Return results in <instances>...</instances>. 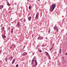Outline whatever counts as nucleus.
I'll list each match as a JSON object with an SVG mask.
<instances>
[{
    "mask_svg": "<svg viewBox=\"0 0 67 67\" xmlns=\"http://www.w3.org/2000/svg\"><path fill=\"white\" fill-rule=\"evenodd\" d=\"M56 6V4L55 3L52 4L51 5V6L50 7V12H52V11H53Z\"/></svg>",
    "mask_w": 67,
    "mask_h": 67,
    "instance_id": "nucleus-1",
    "label": "nucleus"
},
{
    "mask_svg": "<svg viewBox=\"0 0 67 67\" xmlns=\"http://www.w3.org/2000/svg\"><path fill=\"white\" fill-rule=\"evenodd\" d=\"M39 18V13L38 12H37L36 15L35 19L36 20H37Z\"/></svg>",
    "mask_w": 67,
    "mask_h": 67,
    "instance_id": "nucleus-2",
    "label": "nucleus"
},
{
    "mask_svg": "<svg viewBox=\"0 0 67 67\" xmlns=\"http://www.w3.org/2000/svg\"><path fill=\"white\" fill-rule=\"evenodd\" d=\"M26 55H27V53L26 52H24L23 53V56H26Z\"/></svg>",
    "mask_w": 67,
    "mask_h": 67,
    "instance_id": "nucleus-3",
    "label": "nucleus"
},
{
    "mask_svg": "<svg viewBox=\"0 0 67 67\" xmlns=\"http://www.w3.org/2000/svg\"><path fill=\"white\" fill-rule=\"evenodd\" d=\"M65 63H66V60H63L62 62V64H65Z\"/></svg>",
    "mask_w": 67,
    "mask_h": 67,
    "instance_id": "nucleus-4",
    "label": "nucleus"
},
{
    "mask_svg": "<svg viewBox=\"0 0 67 67\" xmlns=\"http://www.w3.org/2000/svg\"><path fill=\"white\" fill-rule=\"evenodd\" d=\"M13 59V58L12 57H10L9 58V59L10 60V61H11Z\"/></svg>",
    "mask_w": 67,
    "mask_h": 67,
    "instance_id": "nucleus-5",
    "label": "nucleus"
},
{
    "mask_svg": "<svg viewBox=\"0 0 67 67\" xmlns=\"http://www.w3.org/2000/svg\"><path fill=\"white\" fill-rule=\"evenodd\" d=\"M4 7V6H3V5H0V9H2V8H3Z\"/></svg>",
    "mask_w": 67,
    "mask_h": 67,
    "instance_id": "nucleus-6",
    "label": "nucleus"
},
{
    "mask_svg": "<svg viewBox=\"0 0 67 67\" xmlns=\"http://www.w3.org/2000/svg\"><path fill=\"white\" fill-rule=\"evenodd\" d=\"M34 61L35 62V65L37 66V62L36 61V60H34Z\"/></svg>",
    "mask_w": 67,
    "mask_h": 67,
    "instance_id": "nucleus-7",
    "label": "nucleus"
},
{
    "mask_svg": "<svg viewBox=\"0 0 67 67\" xmlns=\"http://www.w3.org/2000/svg\"><path fill=\"white\" fill-rule=\"evenodd\" d=\"M31 19H32V17H31V16H29L28 18L29 21H31Z\"/></svg>",
    "mask_w": 67,
    "mask_h": 67,
    "instance_id": "nucleus-8",
    "label": "nucleus"
},
{
    "mask_svg": "<svg viewBox=\"0 0 67 67\" xmlns=\"http://www.w3.org/2000/svg\"><path fill=\"white\" fill-rule=\"evenodd\" d=\"M14 62H15V59H14L12 61V64H14Z\"/></svg>",
    "mask_w": 67,
    "mask_h": 67,
    "instance_id": "nucleus-9",
    "label": "nucleus"
},
{
    "mask_svg": "<svg viewBox=\"0 0 67 67\" xmlns=\"http://www.w3.org/2000/svg\"><path fill=\"white\" fill-rule=\"evenodd\" d=\"M20 26V23H19V22H18L17 23V26Z\"/></svg>",
    "mask_w": 67,
    "mask_h": 67,
    "instance_id": "nucleus-10",
    "label": "nucleus"
},
{
    "mask_svg": "<svg viewBox=\"0 0 67 67\" xmlns=\"http://www.w3.org/2000/svg\"><path fill=\"white\" fill-rule=\"evenodd\" d=\"M54 29L55 30H57L58 29V28H57V27H54Z\"/></svg>",
    "mask_w": 67,
    "mask_h": 67,
    "instance_id": "nucleus-11",
    "label": "nucleus"
},
{
    "mask_svg": "<svg viewBox=\"0 0 67 67\" xmlns=\"http://www.w3.org/2000/svg\"><path fill=\"white\" fill-rule=\"evenodd\" d=\"M7 5H8V6H10V4H9V2L8 1H7Z\"/></svg>",
    "mask_w": 67,
    "mask_h": 67,
    "instance_id": "nucleus-12",
    "label": "nucleus"
},
{
    "mask_svg": "<svg viewBox=\"0 0 67 67\" xmlns=\"http://www.w3.org/2000/svg\"><path fill=\"white\" fill-rule=\"evenodd\" d=\"M2 37L3 38H6V36L3 35H2Z\"/></svg>",
    "mask_w": 67,
    "mask_h": 67,
    "instance_id": "nucleus-13",
    "label": "nucleus"
},
{
    "mask_svg": "<svg viewBox=\"0 0 67 67\" xmlns=\"http://www.w3.org/2000/svg\"><path fill=\"white\" fill-rule=\"evenodd\" d=\"M13 32V28H12L11 29V33H12Z\"/></svg>",
    "mask_w": 67,
    "mask_h": 67,
    "instance_id": "nucleus-14",
    "label": "nucleus"
},
{
    "mask_svg": "<svg viewBox=\"0 0 67 67\" xmlns=\"http://www.w3.org/2000/svg\"><path fill=\"white\" fill-rule=\"evenodd\" d=\"M34 60H33V59H32V60L31 62V63H31V65H33V61H34Z\"/></svg>",
    "mask_w": 67,
    "mask_h": 67,
    "instance_id": "nucleus-15",
    "label": "nucleus"
},
{
    "mask_svg": "<svg viewBox=\"0 0 67 67\" xmlns=\"http://www.w3.org/2000/svg\"><path fill=\"white\" fill-rule=\"evenodd\" d=\"M60 51H59V53L61 54V53H62V49H60Z\"/></svg>",
    "mask_w": 67,
    "mask_h": 67,
    "instance_id": "nucleus-16",
    "label": "nucleus"
},
{
    "mask_svg": "<svg viewBox=\"0 0 67 67\" xmlns=\"http://www.w3.org/2000/svg\"><path fill=\"white\" fill-rule=\"evenodd\" d=\"M38 52H39L40 53H41L42 52V50H38Z\"/></svg>",
    "mask_w": 67,
    "mask_h": 67,
    "instance_id": "nucleus-17",
    "label": "nucleus"
},
{
    "mask_svg": "<svg viewBox=\"0 0 67 67\" xmlns=\"http://www.w3.org/2000/svg\"><path fill=\"white\" fill-rule=\"evenodd\" d=\"M45 53L46 54H47L48 55L49 54H48V52H45Z\"/></svg>",
    "mask_w": 67,
    "mask_h": 67,
    "instance_id": "nucleus-18",
    "label": "nucleus"
},
{
    "mask_svg": "<svg viewBox=\"0 0 67 67\" xmlns=\"http://www.w3.org/2000/svg\"><path fill=\"white\" fill-rule=\"evenodd\" d=\"M0 63H1V65H2V63H3V62H2V61L1 60H0Z\"/></svg>",
    "mask_w": 67,
    "mask_h": 67,
    "instance_id": "nucleus-19",
    "label": "nucleus"
},
{
    "mask_svg": "<svg viewBox=\"0 0 67 67\" xmlns=\"http://www.w3.org/2000/svg\"><path fill=\"white\" fill-rule=\"evenodd\" d=\"M36 57L35 56L33 58V59H36Z\"/></svg>",
    "mask_w": 67,
    "mask_h": 67,
    "instance_id": "nucleus-20",
    "label": "nucleus"
},
{
    "mask_svg": "<svg viewBox=\"0 0 67 67\" xmlns=\"http://www.w3.org/2000/svg\"><path fill=\"white\" fill-rule=\"evenodd\" d=\"M50 29H49L48 30V33H50Z\"/></svg>",
    "mask_w": 67,
    "mask_h": 67,
    "instance_id": "nucleus-21",
    "label": "nucleus"
},
{
    "mask_svg": "<svg viewBox=\"0 0 67 67\" xmlns=\"http://www.w3.org/2000/svg\"><path fill=\"white\" fill-rule=\"evenodd\" d=\"M52 49H53V47H52L51 48H50V50H49L50 51H51V50H52Z\"/></svg>",
    "mask_w": 67,
    "mask_h": 67,
    "instance_id": "nucleus-22",
    "label": "nucleus"
},
{
    "mask_svg": "<svg viewBox=\"0 0 67 67\" xmlns=\"http://www.w3.org/2000/svg\"><path fill=\"white\" fill-rule=\"evenodd\" d=\"M56 30H57V32H59V31H58V29Z\"/></svg>",
    "mask_w": 67,
    "mask_h": 67,
    "instance_id": "nucleus-23",
    "label": "nucleus"
},
{
    "mask_svg": "<svg viewBox=\"0 0 67 67\" xmlns=\"http://www.w3.org/2000/svg\"><path fill=\"white\" fill-rule=\"evenodd\" d=\"M19 66V65L18 64H17L16 66V67H18Z\"/></svg>",
    "mask_w": 67,
    "mask_h": 67,
    "instance_id": "nucleus-24",
    "label": "nucleus"
},
{
    "mask_svg": "<svg viewBox=\"0 0 67 67\" xmlns=\"http://www.w3.org/2000/svg\"><path fill=\"white\" fill-rule=\"evenodd\" d=\"M29 10H31V6H29Z\"/></svg>",
    "mask_w": 67,
    "mask_h": 67,
    "instance_id": "nucleus-25",
    "label": "nucleus"
},
{
    "mask_svg": "<svg viewBox=\"0 0 67 67\" xmlns=\"http://www.w3.org/2000/svg\"><path fill=\"white\" fill-rule=\"evenodd\" d=\"M49 59H51V57H50V56H49Z\"/></svg>",
    "mask_w": 67,
    "mask_h": 67,
    "instance_id": "nucleus-26",
    "label": "nucleus"
},
{
    "mask_svg": "<svg viewBox=\"0 0 67 67\" xmlns=\"http://www.w3.org/2000/svg\"><path fill=\"white\" fill-rule=\"evenodd\" d=\"M25 46H24L23 48L24 49V48H25Z\"/></svg>",
    "mask_w": 67,
    "mask_h": 67,
    "instance_id": "nucleus-27",
    "label": "nucleus"
},
{
    "mask_svg": "<svg viewBox=\"0 0 67 67\" xmlns=\"http://www.w3.org/2000/svg\"><path fill=\"white\" fill-rule=\"evenodd\" d=\"M37 39V40H39V39H40V37H38Z\"/></svg>",
    "mask_w": 67,
    "mask_h": 67,
    "instance_id": "nucleus-28",
    "label": "nucleus"
},
{
    "mask_svg": "<svg viewBox=\"0 0 67 67\" xmlns=\"http://www.w3.org/2000/svg\"><path fill=\"white\" fill-rule=\"evenodd\" d=\"M5 61H7V58H5Z\"/></svg>",
    "mask_w": 67,
    "mask_h": 67,
    "instance_id": "nucleus-29",
    "label": "nucleus"
},
{
    "mask_svg": "<svg viewBox=\"0 0 67 67\" xmlns=\"http://www.w3.org/2000/svg\"><path fill=\"white\" fill-rule=\"evenodd\" d=\"M41 46L42 47H44L45 46H44V45H43V46Z\"/></svg>",
    "mask_w": 67,
    "mask_h": 67,
    "instance_id": "nucleus-30",
    "label": "nucleus"
},
{
    "mask_svg": "<svg viewBox=\"0 0 67 67\" xmlns=\"http://www.w3.org/2000/svg\"><path fill=\"white\" fill-rule=\"evenodd\" d=\"M23 20L22 18L21 19H20V21H21V20Z\"/></svg>",
    "mask_w": 67,
    "mask_h": 67,
    "instance_id": "nucleus-31",
    "label": "nucleus"
},
{
    "mask_svg": "<svg viewBox=\"0 0 67 67\" xmlns=\"http://www.w3.org/2000/svg\"><path fill=\"white\" fill-rule=\"evenodd\" d=\"M2 25H3L2 24L1 25V27H2Z\"/></svg>",
    "mask_w": 67,
    "mask_h": 67,
    "instance_id": "nucleus-32",
    "label": "nucleus"
},
{
    "mask_svg": "<svg viewBox=\"0 0 67 67\" xmlns=\"http://www.w3.org/2000/svg\"><path fill=\"white\" fill-rule=\"evenodd\" d=\"M46 40H47L48 39V38H47V37H46Z\"/></svg>",
    "mask_w": 67,
    "mask_h": 67,
    "instance_id": "nucleus-33",
    "label": "nucleus"
},
{
    "mask_svg": "<svg viewBox=\"0 0 67 67\" xmlns=\"http://www.w3.org/2000/svg\"><path fill=\"white\" fill-rule=\"evenodd\" d=\"M3 27V29H4V27L3 26V27Z\"/></svg>",
    "mask_w": 67,
    "mask_h": 67,
    "instance_id": "nucleus-34",
    "label": "nucleus"
},
{
    "mask_svg": "<svg viewBox=\"0 0 67 67\" xmlns=\"http://www.w3.org/2000/svg\"><path fill=\"white\" fill-rule=\"evenodd\" d=\"M32 55H34V53H33L32 54Z\"/></svg>",
    "mask_w": 67,
    "mask_h": 67,
    "instance_id": "nucleus-35",
    "label": "nucleus"
},
{
    "mask_svg": "<svg viewBox=\"0 0 67 67\" xmlns=\"http://www.w3.org/2000/svg\"><path fill=\"white\" fill-rule=\"evenodd\" d=\"M1 51L0 50V55L1 54Z\"/></svg>",
    "mask_w": 67,
    "mask_h": 67,
    "instance_id": "nucleus-36",
    "label": "nucleus"
},
{
    "mask_svg": "<svg viewBox=\"0 0 67 67\" xmlns=\"http://www.w3.org/2000/svg\"><path fill=\"white\" fill-rule=\"evenodd\" d=\"M43 37H41V40H43Z\"/></svg>",
    "mask_w": 67,
    "mask_h": 67,
    "instance_id": "nucleus-37",
    "label": "nucleus"
},
{
    "mask_svg": "<svg viewBox=\"0 0 67 67\" xmlns=\"http://www.w3.org/2000/svg\"><path fill=\"white\" fill-rule=\"evenodd\" d=\"M2 31H4V29H2Z\"/></svg>",
    "mask_w": 67,
    "mask_h": 67,
    "instance_id": "nucleus-38",
    "label": "nucleus"
},
{
    "mask_svg": "<svg viewBox=\"0 0 67 67\" xmlns=\"http://www.w3.org/2000/svg\"><path fill=\"white\" fill-rule=\"evenodd\" d=\"M65 55H66V56H67V53H65Z\"/></svg>",
    "mask_w": 67,
    "mask_h": 67,
    "instance_id": "nucleus-39",
    "label": "nucleus"
},
{
    "mask_svg": "<svg viewBox=\"0 0 67 67\" xmlns=\"http://www.w3.org/2000/svg\"><path fill=\"white\" fill-rule=\"evenodd\" d=\"M4 32H5V33H6V32H5V30H4Z\"/></svg>",
    "mask_w": 67,
    "mask_h": 67,
    "instance_id": "nucleus-40",
    "label": "nucleus"
},
{
    "mask_svg": "<svg viewBox=\"0 0 67 67\" xmlns=\"http://www.w3.org/2000/svg\"><path fill=\"white\" fill-rule=\"evenodd\" d=\"M63 59H64V58H65L64 57H63Z\"/></svg>",
    "mask_w": 67,
    "mask_h": 67,
    "instance_id": "nucleus-41",
    "label": "nucleus"
},
{
    "mask_svg": "<svg viewBox=\"0 0 67 67\" xmlns=\"http://www.w3.org/2000/svg\"><path fill=\"white\" fill-rule=\"evenodd\" d=\"M34 67H36V65H34Z\"/></svg>",
    "mask_w": 67,
    "mask_h": 67,
    "instance_id": "nucleus-42",
    "label": "nucleus"
},
{
    "mask_svg": "<svg viewBox=\"0 0 67 67\" xmlns=\"http://www.w3.org/2000/svg\"><path fill=\"white\" fill-rule=\"evenodd\" d=\"M5 33H6V32H5L4 33V35H5Z\"/></svg>",
    "mask_w": 67,
    "mask_h": 67,
    "instance_id": "nucleus-43",
    "label": "nucleus"
},
{
    "mask_svg": "<svg viewBox=\"0 0 67 67\" xmlns=\"http://www.w3.org/2000/svg\"><path fill=\"white\" fill-rule=\"evenodd\" d=\"M13 46H14V47H15V46L14 45H13Z\"/></svg>",
    "mask_w": 67,
    "mask_h": 67,
    "instance_id": "nucleus-44",
    "label": "nucleus"
},
{
    "mask_svg": "<svg viewBox=\"0 0 67 67\" xmlns=\"http://www.w3.org/2000/svg\"><path fill=\"white\" fill-rule=\"evenodd\" d=\"M38 46H39V45H37V47H38Z\"/></svg>",
    "mask_w": 67,
    "mask_h": 67,
    "instance_id": "nucleus-45",
    "label": "nucleus"
},
{
    "mask_svg": "<svg viewBox=\"0 0 67 67\" xmlns=\"http://www.w3.org/2000/svg\"><path fill=\"white\" fill-rule=\"evenodd\" d=\"M40 0H38V1H40Z\"/></svg>",
    "mask_w": 67,
    "mask_h": 67,
    "instance_id": "nucleus-46",
    "label": "nucleus"
},
{
    "mask_svg": "<svg viewBox=\"0 0 67 67\" xmlns=\"http://www.w3.org/2000/svg\"><path fill=\"white\" fill-rule=\"evenodd\" d=\"M10 9V7H9V9Z\"/></svg>",
    "mask_w": 67,
    "mask_h": 67,
    "instance_id": "nucleus-47",
    "label": "nucleus"
},
{
    "mask_svg": "<svg viewBox=\"0 0 67 67\" xmlns=\"http://www.w3.org/2000/svg\"><path fill=\"white\" fill-rule=\"evenodd\" d=\"M66 35L67 36V33H66Z\"/></svg>",
    "mask_w": 67,
    "mask_h": 67,
    "instance_id": "nucleus-48",
    "label": "nucleus"
},
{
    "mask_svg": "<svg viewBox=\"0 0 67 67\" xmlns=\"http://www.w3.org/2000/svg\"><path fill=\"white\" fill-rule=\"evenodd\" d=\"M59 65H60V63H59Z\"/></svg>",
    "mask_w": 67,
    "mask_h": 67,
    "instance_id": "nucleus-49",
    "label": "nucleus"
},
{
    "mask_svg": "<svg viewBox=\"0 0 67 67\" xmlns=\"http://www.w3.org/2000/svg\"><path fill=\"white\" fill-rule=\"evenodd\" d=\"M38 8H38L37 7V9Z\"/></svg>",
    "mask_w": 67,
    "mask_h": 67,
    "instance_id": "nucleus-50",
    "label": "nucleus"
},
{
    "mask_svg": "<svg viewBox=\"0 0 67 67\" xmlns=\"http://www.w3.org/2000/svg\"><path fill=\"white\" fill-rule=\"evenodd\" d=\"M1 22V20H0V22Z\"/></svg>",
    "mask_w": 67,
    "mask_h": 67,
    "instance_id": "nucleus-51",
    "label": "nucleus"
},
{
    "mask_svg": "<svg viewBox=\"0 0 67 67\" xmlns=\"http://www.w3.org/2000/svg\"><path fill=\"white\" fill-rule=\"evenodd\" d=\"M33 36H32V37H33Z\"/></svg>",
    "mask_w": 67,
    "mask_h": 67,
    "instance_id": "nucleus-52",
    "label": "nucleus"
},
{
    "mask_svg": "<svg viewBox=\"0 0 67 67\" xmlns=\"http://www.w3.org/2000/svg\"><path fill=\"white\" fill-rule=\"evenodd\" d=\"M11 47V48H12V47Z\"/></svg>",
    "mask_w": 67,
    "mask_h": 67,
    "instance_id": "nucleus-53",
    "label": "nucleus"
},
{
    "mask_svg": "<svg viewBox=\"0 0 67 67\" xmlns=\"http://www.w3.org/2000/svg\"><path fill=\"white\" fill-rule=\"evenodd\" d=\"M27 1H29V0H27Z\"/></svg>",
    "mask_w": 67,
    "mask_h": 67,
    "instance_id": "nucleus-54",
    "label": "nucleus"
},
{
    "mask_svg": "<svg viewBox=\"0 0 67 67\" xmlns=\"http://www.w3.org/2000/svg\"><path fill=\"white\" fill-rule=\"evenodd\" d=\"M66 1H67V0H66Z\"/></svg>",
    "mask_w": 67,
    "mask_h": 67,
    "instance_id": "nucleus-55",
    "label": "nucleus"
}]
</instances>
